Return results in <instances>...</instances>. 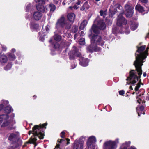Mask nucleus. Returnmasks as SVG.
<instances>
[{"mask_svg":"<svg viewBox=\"0 0 149 149\" xmlns=\"http://www.w3.org/2000/svg\"><path fill=\"white\" fill-rule=\"evenodd\" d=\"M67 18L71 22L73 23L75 19V15L74 13H70L68 15Z\"/></svg>","mask_w":149,"mask_h":149,"instance_id":"a211bd4d","label":"nucleus"},{"mask_svg":"<svg viewBox=\"0 0 149 149\" xmlns=\"http://www.w3.org/2000/svg\"><path fill=\"white\" fill-rule=\"evenodd\" d=\"M91 45L87 48V51L90 52L99 51L100 49L97 47L96 45L102 46L104 42L100 37L97 35L93 36L91 40Z\"/></svg>","mask_w":149,"mask_h":149,"instance_id":"7ed1b4c3","label":"nucleus"},{"mask_svg":"<svg viewBox=\"0 0 149 149\" xmlns=\"http://www.w3.org/2000/svg\"><path fill=\"white\" fill-rule=\"evenodd\" d=\"M15 116V115L14 114H12L11 115V118H13Z\"/></svg>","mask_w":149,"mask_h":149,"instance_id":"680f3d73","label":"nucleus"},{"mask_svg":"<svg viewBox=\"0 0 149 149\" xmlns=\"http://www.w3.org/2000/svg\"><path fill=\"white\" fill-rule=\"evenodd\" d=\"M90 7V6L88 4V2L87 1L84 3L83 6L81 7V11L84 10H87Z\"/></svg>","mask_w":149,"mask_h":149,"instance_id":"6ab92c4d","label":"nucleus"},{"mask_svg":"<svg viewBox=\"0 0 149 149\" xmlns=\"http://www.w3.org/2000/svg\"><path fill=\"white\" fill-rule=\"evenodd\" d=\"M40 40L41 41H43L44 40V38H41V37L40 38Z\"/></svg>","mask_w":149,"mask_h":149,"instance_id":"bf43d9fd","label":"nucleus"},{"mask_svg":"<svg viewBox=\"0 0 149 149\" xmlns=\"http://www.w3.org/2000/svg\"><path fill=\"white\" fill-rule=\"evenodd\" d=\"M130 144V142L128 141L123 143L121 146L120 149H127ZM129 149H136L134 146H131Z\"/></svg>","mask_w":149,"mask_h":149,"instance_id":"4468645a","label":"nucleus"},{"mask_svg":"<svg viewBox=\"0 0 149 149\" xmlns=\"http://www.w3.org/2000/svg\"><path fill=\"white\" fill-rule=\"evenodd\" d=\"M47 123H45L43 124H40L39 125H36L33 128V130L30 131L29 132V134L30 135L32 133L33 136H32L30 139V143H34L37 140V138L38 137L40 139H43L44 136L43 128H46V126Z\"/></svg>","mask_w":149,"mask_h":149,"instance_id":"f03ea898","label":"nucleus"},{"mask_svg":"<svg viewBox=\"0 0 149 149\" xmlns=\"http://www.w3.org/2000/svg\"><path fill=\"white\" fill-rule=\"evenodd\" d=\"M54 0V3L55 4H57L58 3V1L57 0Z\"/></svg>","mask_w":149,"mask_h":149,"instance_id":"13d9d810","label":"nucleus"},{"mask_svg":"<svg viewBox=\"0 0 149 149\" xmlns=\"http://www.w3.org/2000/svg\"><path fill=\"white\" fill-rule=\"evenodd\" d=\"M36 8L38 11H40L41 12H44L45 11V8L44 6L42 5L38 4L36 5Z\"/></svg>","mask_w":149,"mask_h":149,"instance_id":"5701e85b","label":"nucleus"},{"mask_svg":"<svg viewBox=\"0 0 149 149\" xmlns=\"http://www.w3.org/2000/svg\"><path fill=\"white\" fill-rule=\"evenodd\" d=\"M130 33V31L129 30H127L125 31V34H128Z\"/></svg>","mask_w":149,"mask_h":149,"instance_id":"6e6d98bb","label":"nucleus"},{"mask_svg":"<svg viewBox=\"0 0 149 149\" xmlns=\"http://www.w3.org/2000/svg\"><path fill=\"white\" fill-rule=\"evenodd\" d=\"M125 93V91L123 90H121L119 91V94L120 95H122Z\"/></svg>","mask_w":149,"mask_h":149,"instance_id":"49530a36","label":"nucleus"},{"mask_svg":"<svg viewBox=\"0 0 149 149\" xmlns=\"http://www.w3.org/2000/svg\"><path fill=\"white\" fill-rule=\"evenodd\" d=\"M141 1L143 3H146L147 2L148 0H139Z\"/></svg>","mask_w":149,"mask_h":149,"instance_id":"09e8293b","label":"nucleus"},{"mask_svg":"<svg viewBox=\"0 0 149 149\" xmlns=\"http://www.w3.org/2000/svg\"><path fill=\"white\" fill-rule=\"evenodd\" d=\"M119 142V139L118 138L115 141H107L103 144V149H116L117 147V144Z\"/></svg>","mask_w":149,"mask_h":149,"instance_id":"39448f33","label":"nucleus"},{"mask_svg":"<svg viewBox=\"0 0 149 149\" xmlns=\"http://www.w3.org/2000/svg\"><path fill=\"white\" fill-rule=\"evenodd\" d=\"M13 111V109H12L11 106L10 105L7 106L4 109L5 112L7 113H9Z\"/></svg>","mask_w":149,"mask_h":149,"instance_id":"4be33fe9","label":"nucleus"},{"mask_svg":"<svg viewBox=\"0 0 149 149\" xmlns=\"http://www.w3.org/2000/svg\"><path fill=\"white\" fill-rule=\"evenodd\" d=\"M50 29V26L47 25L46 26L45 29L47 31H48Z\"/></svg>","mask_w":149,"mask_h":149,"instance_id":"c03bdc74","label":"nucleus"},{"mask_svg":"<svg viewBox=\"0 0 149 149\" xmlns=\"http://www.w3.org/2000/svg\"><path fill=\"white\" fill-rule=\"evenodd\" d=\"M144 109V107L143 106H141L140 107H138L136 108L137 112L138 113V115L139 116H140V113H142L143 112V114H144L145 113L143 111Z\"/></svg>","mask_w":149,"mask_h":149,"instance_id":"aec40b11","label":"nucleus"},{"mask_svg":"<svg viewBox=\"0 0 149 149\" xmlns=\"http://www.w3.org/2000/svg\"><path fill=\"white\" fill-rule=\"evenodd\" d=\"M106 28L105 24L103 21L99 20L98 19H96L94 21V24L93 25L91 29L93 32L97 33L99 32V29L103 30Z\"/></svg>","mask_w":149,"mask_h":149,"instance_id":"20e7f679","label":"nucleus"},{"mask_svg":"<svg viewBox=\"0 0 149 149\" xmlns=\"http://www.w3.org/2000/svg\"><path fill=\"white\" fill-rule=\"evenodd\" d=\"M65 141H66L65 140H63V139H58V141L60 143H65Z\"/></svg>","mask_w":149,"mask_h":149,"instance_id":"ea45409f","label":"nucleus"},{"mask_svg":"<svg viewBox=\"0 0 149 149\" xmlns=\"http://www.w3.org/2000/svg\"><path fill=\"white\" fill-rule=\"evenodd\" d=\"M109 11L110 13L109 16L111 17H113V15L115 14L116 12L115 10L111 11L110 10H109Z\"/></svg>","mask_w":149,"mask_h":149,"instance_id":"e433bc0d","label":"nucleus"},{"mask_svg":"<svg viewBox=\"0 0 149 149\" xmlns=\"http://www.w3.org/2000/svg\"><path fill=\"white\" fill-rule=\"evenodd\" d=\"M87 23L88 22L87 21L85 20H83L81 24L79 29L81 30H84L87 25Z\"/></svg>","mask_w":149,"mask_h":149,"instance_id":"412c9836","label":"nucleus"},{"mask_svg":"<svg viewBox=\"0 0 149 149\" xmlns=\"http://www.w3.org/2000/svg\"><path fill=\"white\" fill-rule=\"evenodd\" d=\"M78 29V26H73L72 28V31L74 33H75L77 31Z\"/></svg>","mask_w":149,"mask_h":149,"instance_id":"72a5a7b5","label":"nucleus"},{"mask_svg":"<svg viewBox=\"0 0 149 149\" xmlns=\"http://www.w3.org/2000/svg\"><path fill=\"white\" fill-rule=\"evenodd\" d=\"M76 65H77V64H74V67H73V68H74L76 66Z\"/></svg>","mask_w":149,"mask_h":149,"instance_id":"338daca9","label":"nucleus"},{"mask_svg":"<svg viewBox=\"0 0 149 149\" xmlns=\"http://www.w3.org/2000/svg\"><path fill=\"white\" fill-rule=\"evenodd\" d=\"M81 55V53L78 51L76 47L73 46L72 50L69 53L70 59H73L76 56H80Z\"/></svg>","mask_w":149,"mask_h":149,"instance_id":"6e6552de","label":"nucleus"},{"mask_svg":"<svg viewBox=\"0 0 149 149\" xmlns=\"http://www.w3.org/2000/svg\"><path fill=\"white\" fill-rule=\"evenodd\" d=\"M4 107V105L3 104H0V111L2 110Z\"/></svg>","mask_w":149,"mask_h":149,"instance_id":"de8ad7c7","label":"nucleus"},{"mask_svg":"<svg viewBox=\"0 0 149 149\" xmlns=\"http://www.w3.org/2000/svg\"><path fill=\"white\" fill-rule=\"evenodd\" d=\"M8 60L7 56L4 54L0 55V62L3 65L6 63Z\"/></svg>","mask_w":149,"mask_h":149,"instance_id":"2eb2a0df","label":"nucleus"},{"mask_svg":"<svg viewBox=\"0 0 149 149\" xmlns=\"http://www.w3.org/2000/svg\"><path fill=\"white\" fill-rule=\"evenodd\" d=\"M54 47L56 49H57L59 47V44L57 42H56L55 44H54Z\"/></svg>","mask_w":149,"mask_h":149,"instance_id":"58836bf2","label":"nucleus"},{"mask_svg":"<svg viewBox=\"0 0 149 149\" xmlns=\"http://www.w3.org/2000/svg\"><path fill=\"white\" fill-rule=\"evenodd\" d=\"M96 142V139L95 137L94 136H91L89 137L86 143L87 147L88 148L90 147H93L94 148V146H95L94 144Z\"/></svg>","mask_w":149,"mask_h":149,"instance_id":"9b49d317","label":"nucleus"},{"mask_svg":"<svg viewBox=\"0 0 149 149\" xmlns=\"http://www.w3.org/2000/svg\"><path fill=\"white\" fill-rule=\"evenodd\" d=\"M50 9V12H53L56 9L55 6L52 4H50L49 6Z\"/></svg>","mask_w":149,"mask_h":149,"instance_id":"a878e982","label":"nucleus"},{"mask_svg":"<svg viewBox=\"0 0 149 149\" xmlns=\"http://www.w3.org/2000/svg\"><path fill=\"white\" fill-rule=\"evenodd\" d=\"M19 135V134L18 132L11 133L8 136V139L12 141L16 140L18 139Z\"/></svg>","mask_w":149,"mask_h":149,"instance_id":"f8f14e48","label":"nucleus"},{"mask_svg":"<svg viewBox=\"0 0 149 149\" xmlns=\"http://www.w3.org/2000/svg\"><path fill=\"white\" fill-rule=\"evenodd\" d=\"M125 15L127 17H131L133 14L134 6L126 4L125 6Z\"/></svg>","mask_w":149,"mask_h":149,"instance_id":"1a4fd4ad","label":"nucleus"},{"mask_svg":"<svg viewBox=\"0 0 149 149\" xmlns=\"http://www.w3.org/2000/svg\"><path fill=\"white\" fill-rule=\"evenodd\" d=\"M136 99H137V102L141 104V103H143V101L142 100L141 97V95H139V96L136 97Z\"/></svg>","mask_w":149,"mask_h":149,"instance_id":"c85d7f7f","label":"nucleus"},{"mask_svg":"<svg viewBox=\"0 0 149 149\" xmlns=\"http://www.w3.org/2000/svg\"><path fill=\"white\" fill-rule=\"evenodd\" d=\"M42 16V14L38 11L35 12L33 15L34 19L36 20H38L40 19Z\"/></svg>","mask_w":149,"mask_h":149,"instance_id":"dca6fc26","label":"nucleus"},{"mask_svg":"<svg viewBox=\"0 0 149 149\" xmlns=\"http://www.w3.org/2000/svg\"><path fill=\"white\" fill-rule=\"evenodd\" d=\"M100 15L102 16H103L104 18L106 15V11H104L103 10H101L100 11Z\"/></svg>","mask_w":149,"mask_h":149,"instance_id":"c9c22d12","label":"nucleus"},{"mask_svg":"<svg viewBox=\"0 0 149 149\" xmlns=\"http://www.w3.org/2000/svg\"><path fill=\"white\" fill-rule=\"evenodd\" d=\"M12 66V63H9L7 65L4 67V69L6 71H8L11 68Z\"/></svg>","mask_w":149,"mask_h":149,"instance_id":"393cba45","label":"nucleus"},{"mask_svg":"<svg viewBox=\"0 0 149 149\" xmlns=\"http://www.w3.org/2000/svg\"><path fill=\"white\" fill-rule=\"evenodd\" d=\"M146 74L145 73H144L143 74V76H144V77H146Z\"/></svg>","mask_w":149,"mask_h":149,"instance_id":"0e129e2a","label":"nucleus"},{"mask_svg":"<svg viewBox=\"0 0 149 149\" xmlns=\"http://www.w3.org/2000/svg\"><path fill=\"white\" fill-rule=\"evenodd\" d=\"M80 65L84 67L87 66L88 65L89 60L88 59L84 58H80Z\"/></svg>","mask_w":149,"mask_h":149,"instance_id":"ddd939ff","label":"nucleus"},{"mask_svg":"<svg viewBox=\"0 0 149 149\" xmlns=\"http://www.w3.org/2000/svg\"><path fill=\"white\" fill-rule=\"evenodd\" d=\"M84 32L83 31H82L81 32V36H83L84 35Z\"/></svg>","mask_w":149,"mask_h":149,"instance_id":"4d7b16f0","label":"nucleus"},{"mask_svg":"<svg viewBox=\"0 0 149 149\" xmlns=\"http://www.w3.org/2000/svg\"><path fill=\"white\" fill-rule=\"evenodd\" d=\"M115 6L116 8H117L118 9H121L122 8L121 6L119 4H117Z\"/></svg>","mask_w":149,"mask_h":149,"instance_id":"37998d69","label":"nucleus"},{"mask_svg":"<svg viewBox=\"0 0 149 149\" xmlns=\"http://www.w3.org/2000/svg\"><path fill=\"white\" fill-rule=\"evenodd\" d=\"M74 1V0H69L68 1V2L69 1H71V2H72L73 1Z\"/></svg>","mask_w":149,"mask_h":149,"instance_id":"69168bd1","label":"nucleus"},{"mask_svg":"<svg viewBox=\"0 0 149 149\" xmlns=\"http://www.w3.org/2000/svg\"><path fill=\"white\" fill-rule=\"evenodd\" d=\"M66 140L67 141V144L68 145L70 143V140L68 139H66Z\"/></svg>","mask_w":149,"mask_h":149,"instance_id":"603ef678","label":"nucleus"},{"mask_svg":"<svg viewBox=\"0 0 149 149\" xmlns=\"http://www.w3.org/2000/svg\"><path fill=\"white\" fill-rule=\"evenodd\" d=\"M85 140V138L83 137H81L79 139H76L73 143V149H83Z\"/></svg>","mask_w":149,"mask_h":149,"instance_id":"0eeeda50","label":"nucleus"},{"mask_svg":"<svg viewBox=\"0 0 149 149\" xmlns=\"http://www.w3.org/2000/svg\"><path fill=\"white\" fill-rule=\"evenodd\" d=\"M12 51V52L14 53V52H15V49H14V48L12 49V51Z\"/></svg>","mask_w":149,"mask_h":149,"instance_id":"052dcab7","label":"nucleus"},{"mask_svg":"<svg viewBox=\"0 0 149 149\" xmlns=\"http://www.w3.org/2000/svg\"><path fill=\"white\" fill-rule=\"evenodd\" d=\"M69 0H64V1L62 3V4L63 5H65L66 3H67L68 5L69 4L71 3V1H68Z\"/></svg>","mask_w":149,"mask_h":149,"instance_id":"4c0bfd02","label":"nucleus"},{"mask_svg":"<svg viewBox=\"0 0 149 149\" xmlns=\"http://www.w3.org/2000/svg\"><path fill=\"white\" fill-rule=\"evenodd\" d=\"M4 121V122L1 126V127H6L8 126L9 124V121H7V120H5Z\"/></svg>","mask_w":149,"mask_h":149,"instance_id":"c756f323","label":"nucleus"},{"mask_svg":"<svg viewBox=\"0 0 149 149\" xmlns=\"http://www.w3.org/2000/svg\"><path fill=\"white\" fill-rule=\"evenodd\" d=\"M138 27L137 25L136 24H131V30L134 31Z\"/></svg>","mask_w":149,"mask_h":149,"instance_id":"473e14b6","label":"nucleus"},{"mask_svg":"<svg viewBox=\"0 0 149 149\" xmlns=\"http://www.w3.org/2000/svg\"><path fill=\"white\" fill-rule=\"evenodd\" d=\"M3 102L4 104H8L9 103L8 101L5 100H3Z\"/></svg>","mask_w":149,"mask_h":149,"instance_id":"3c124183","label":"nucleus"},{"mask_svg":"<svg viewBox=\"0 0 149 149\" xmlns=\"http://www.w3.org/2000/svg\"><path fill=\"white\" fill-rule=\"evenodd\" d=\"M135 93H136V94H137V92H134L133 93V94H134Z\"/></svg>","mask_w":149,"mask_h":149,"instance_id":"774afa93","label":"nucleus"},{"mask_svg":"<svg viewBox=\"0 0 149 149\" xmlns=\"http://www.w3.org/2000/svg\"><path fill=\"white\" fill-rule=\"evenodd\" d=\"M1 47L3 50L4 51H5L6 50L7 48L6 46L4 45H1Z\"/></svg>","mask_w":149,"mask_h":149,"instance_id":"a19ab883","label":"nucleus"},{"mask_svg":"<svg viewBox=\"0 0 149 149\" xmlns=\"http://www.w3.org/2000/svg\"><path fill=\"white\" fill-rule=\"evenodd\" d=\"M56 25V27L59 25L67 29H70L71 27V24L63 17H61L58 20Z\"/></svg>","mask_w":149,"mask_h":149,"instance_id":"423d86ee","label":"nucleus"},{"mask_svg":"<svg viewBox=\"0 0 149 149\" xmlns=\"http://www.w3.org/2000/svg\"><path fill=\"white\" fill-rule=\"evenodd\" d=\"M54 40L58 41H60L61 38V37L59 35L55 34L54 36Z\"/></svg>","mask_w":149,"mask_h":149,"instance_id":"7c9ffc66","label":"nucleus"},{"mask_svg":"<svg viewBox=\"0 0 149 149\" xmlns=\"http://www.w3.org/2000/svg\"><path fill=\"white\" fill-rule=\"evenodd\" d=\"M65 132L64 131L62 132L60 134L61 137L62 138H64Z\"/></svg>","mask_w":149,"mask_h":149,"instance_id":"a18cd8bd","label":"nucleus"},{"mask_svg":"<svg viewBox=\"0 0 149 149\" xmlns=\"http://www.w3.org/2000/svg\"><path fill=\"white\" fill-rule=\"evenodd\" d=\"M127 23V21L123 16L122 14H120L117 18L116 24L118 26H122Z\"/></svg>","mask_w":149,"mask_h":149,"instance_id":"9d476101","label":"nucleus"},{"mask_svg":"<svg viewBox=\"0 0 149 149\" xmlns=\"http://www.w3.org/2000/svg\"><path fill=\"white\" fill-rule=\"evenodd\" d=\"M37 4L36 5L38 4L40 5H42L45 3V1L44 0H37L36 1Z\"/></svg>","mask_w":149,"mask_h":149,"instance_id":"2f4dec72","label":"nucleus"},{"mask_svg":"<svg viewBox=\"0 0 149 149\" xmlns=\"http://www.w3.org/2000/svg\"><path fill=\"white\" fill-rule=\"evenodd\" d=\"M31 5L30 4H28L27 5L25 9L26 11L28 12H31Z\"/></svg>","mask_w":149,"mask_h":149,"instance_id":"cd10ccee","label":"nucleus"},{"mask_svg":"<svg viewBox=\"0 0 149 149\" xmlns=\"http://www.w3.org/2000/svg\"><path fill=\"white\" fill-rule=\"evenodd\" d=\"M146 46L143 45L138 48L135 54L136 60L134 65L137 72H138V76L137 75V72L135 70H132L130 72L129 76L127 79V83L131 84L132 86L130 87V89L133 90V86H134V90L136 91H138L142 84L141 82L140 79L139 80V77L142 74L141 66L143 65V63L145 61V60L148 55V47L147 49L145 50Z\"/></svg>","mask_w":149,"mask_h":149,"instance_id":"f257e3e1","label":"nucleus"},{"mask_svg":"<svg viewBox=\"0 0 149 149\" xmlns=\"http://www.w3.org/2000/svg\"><path fill=\"white\" fill-rule=\"evenodd\" d=\"M30 26L31 29L33 31H37L39 27L38 24L34 22H31Z\"/></svg>","mask_w":149,"mask_h":149,"instance_id":"f3484780","label":"nucleus"},{"mask_svg":"<svg viewBox=\"0 0 149 149\" xmlns=\"http://www.w3.org/2000/svg\"><path fill=\"white\" fill-rule=\"evenodd\" d=\"M73 8L75 9H77L78 8L79 6H78L76 5H75L74 6Z\"/></svg>","mask_w":149,"mask_h":149,"instance_id":"8fccbe9b","label":"nucleus"},{"mask_svg":"<svg viewBox=\"0 0 149 149\" xmlns=\"http://www.w3.org/2000/svg\"><path fill=\"white\" fill-rule=\"evenodd\" d=\"M31 17V15L30 14H27L26 16V18L27 19H29Z\"/></svg>","mask_w":149,"mask_h":149,"instance_id":"79ce46f5","label":"nucleus"},{"mask_svg":"<svg viewBox=\"0 0 149 149\" xmlns=\"http://www.w3.org/2000/svg\"><path fill=\"white\" fill-rule=\"evenodd\" d=\"M89 148H90V149H95V146H94V148H93V147H90Z\"/></svg>","mask_w":149,"mask_h":149,"instance_id":"e2e57ef3","label":"nucleus"},{"mask_svg":"<svg viewBox=\"0 0 149 149\" xmlns=\"http://www.w3.org/2000/svg\"><path fill=\"white\" fill-rule=\"evenodd\" d=\"M81 3L80 0H77V2L76 3V4L78 5H79Z\"/></svg>","mask_w":149,"mask_h":149,"instance_id":"864d4df0","label":"nucleus"},{"mask_svg":"<svg viewBox=\"0 0 149 149\" xmlns=\"http://www.w3.org/2000/svg\"><path fill=\"white\" fill-rule=\"evenodd\" d=\"M59 147V145L58 144L54 149H58Z\"/></svg>","mask_w":149,"mask_h":149,"instance_id":"5fc2aeb1","label":"nucleus"},{"mask_svg":"<svg viewBox=\"0 0 149 149\" xmlns=\"http://www.w3.org/2000/svg\"><path fill=\"white\" fill-rule=\"evenodd\" d=\"M8 58L10 60H14L16 58V57L15 55L13 53H10L8 55Z\"/></svg>","mask_w":149,"mask_h":149,"instance_id":"bb28decb","label":"nucleus"},{"mask_svg":"<svg viewBox=\"0 0 149 149\" xmlns=\"http://www.w3.org/2000/svg\"><path fill=\"white\" fill-rule=\"evenodd\" d=\"M135 8L136 10L140 12H142L144 11L143 8L139 4H137L136 5Z\"/></svg>","mask_w":149,"mask_h":149,"instance_id":"b1692460","label":"nucleus"},{"mask_svg":"<svg viewBox=\"0 0 149 149\" xmlns=\"http://www.w3.org/2000/svg\"><path fill=\"white\" fill-rule=\"evenodd\" d=\"M79 44L81 45H84L85 44V40L84 38L80 39L79 40Z\"/></svg>","mask_w":149,"mask_h":149,"instance_id":"f704fd0d","label":"nucleus"}]
</instances>
